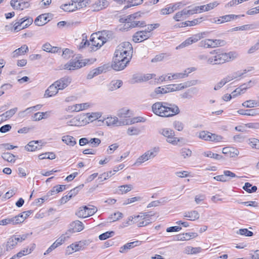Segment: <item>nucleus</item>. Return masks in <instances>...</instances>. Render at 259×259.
Wrapping results in <instances>:
<instances>
[{"mask_svg":"<svg viewBox=\"0 0 259 259\" xmlns=\"http://www.w3.org/2000/svg\"><path fill=\"white\" fill-rule=\"evenodd\" d=\"M237 234L248 237L253 235V232L249 231L247 229H240L237 232Z\"/></svg>","mask_w":259,"mask_h":259,"instance_id":"obj_56","label":"nucleus"},{"mask_svg":"<svg viewBox=\"0 0 259 259\" xmlns=\"http://www.w3.org/2000/svg\"><path fill=\"white\" fill-rule=\"evenodd\" d=\"M133 54V47L129 42H123L119 45L114 52L111 64L116 71L122 70L130 62Z\"/></svg>","mask_w":259,"mask_h":259,"instance_id":"obj_1","label":"nucleus"},{"mask_svg":"<svg viewBox=\"0 0 259 259\" xmlns=\"http://www.w3.org/2000/svg\"><path fill=\"white\" fill-rule=\"evenodd\" d=\"M165 109L166 113V117H169L179 114L180 113V110L179 107L172 103L166 102L165 105Z\"/></svg>","mask_w":259,"mask_h":259,"instance_id":"obj_10","label":"nucleus"},{"mask_svg":"<svg viewBox=\"0 0 259 259\" xmlns=\"http://www.w3.org/2000/svg\"><path fill=\"white\" fill-rule=\"evenodd\" d=\"M33 19L31 17H24L21 18L19 21L14 23L13 27L11 29L12 31L18 32L23 29L28 27L33 22Z\"/></svg>","mask_w":259,"mask_h":259,"instance_id":"obj_3","label":"nucleus"},{"mask_svg":"<svg viewBox=\"0 0 259 259\" xmlns=\"http://www.w3.org/2000/svg\"><path fill=\"white\" fill-rule=\"evenodd\" d=\"M181 155L184 158L189 157L191 156L192 152L189 149L183 148L181 150Z\"/></svg>","mask_w":259,"mask_h":259,"instance_id":"obj_59","label":"nucleus"},{"mask_svg":"<svg viewBox=\"0 0 259 259\" xmlns=\"http://www.w3.org/2000/svg\"><path fill=\"white\" fill-rule=\"evenodd\" d=\"M70 227L74 232H80L84 229L83 223L78 220L72 222L70 224Z\"/></svg>","mask_w":259,"mask_h":259,"instance_id":"obj_23","label":"nucleus"},{"mask_svg":"<svg viewBox=\"0 0 259 259\" xmlns=\"http://www.w3.org/2000/svg\"><path fill=\"white\" fill-rule=\"evenodd\" d=\"M249 144L252 148L259 149V140L255 138L250 139Z\"/></svg>","mask_w":259,"mask_h":259,"instance_id":"obj_57","label":"nucleus"},{"mask_svg":"<svg viewBox=\"0 0 259 259\" xmlns=\"http://www.w3.org/2000/svg\"><path fill=\"white\" fill-rule=\"evenodd\" d=\"M11 6L14 9L23 10L30 6V0H11Z\"/></svg>","mask_w":259,"mask_h":259,"instance_id":"obj_9","label":"nucleus"},{"mask_svg":"<svg viewBox=\"0 0 259 259\" xmlns=\"http://www.w3.org/2000/svg\"><path fill=\"white\" fill-rule=\"evenodd\" d=\"M140 132V130L137 127H130L127 130V134L130 136L138 135Z\"/></svg>","mask_w":259,"mask_h":259,"instance_id":"obj_55","label":"nucleus"},{"mask_svg":"<svg viewBox=\"0 0 259 259\" xmlns=\"http://www.w3.org/2000/svg\"><path fill=\"white\" fill-rule=\"evenodd\" d=\"M106 123L108 126L115 125V126H121L123 125L122 123L123 122L122 120H118L116 117H108L105 119Z\"/></svg>","mask_w":259,"mask_h":259,"instance_id":"obj_19","label":"nucleus"},{"mask_svg":"<svg viewBox=\"0 0 259 259\" xmlns=\"http://www.w3.org/2000/svg\"><path fill=\"white\" fill-rule=\"evenodd\" d=\"M122 84V81L121 80H112L109 85L110 91H114L119 89Z\"/></svg>","mask_w":259,"mask_h":259,"instance_id":"obj_36","label":"nucleus"},{"mask_svg":"<svg viewBox=\"0 0 259 259\" xmlns=\"http://www.w3.org/2000/svg\"><path fill=\"white\" fill-rule=\"evenodd\" d=\"M71 81V79L70 77L65 76L56 81L55 82V85H57L58 89L62 90L70 83Z\"/></svg>","mask_w":259,"mask_h":259,"instance_id":"obj_16","label":"nucleus"},{"mask_svg":"<svg viewBox=\"0 0 259 259\" xmlns=\"http://www.w3.org/2000/svg\"><path fill=\"white\" fill-rule=\"evenodd\" d=\"M237 112L240 115L247 116H254L257 114V111L254 109L246 110L239 109L237 111Z\"/></svg>","mask_w":259,"mask_h":259,"instance_id":"obj_33","label":"nucleus"},{"mask_svg":"<svg viewBox=\"0 0 259 259\" xmlns=\"http://www.w3.org/2000/svg\"><path fill=\"white\" fill-rule=\"evenodd\" d=\"M101 115L102 114L100 112L88 113L85 115V116L88 118L89 121L90 122H93V121L98 119L101 117Z\"/></svg>","mask_w":259,"mask_h":259,"instance_id":"obj_43","label":"nucleus"},{"mask_svg":"<svg viewBox=\"0 0 259 259\" xmlns=\"http://www.w3.org/2000/svg\"><path fill=\"white\" fill-rule=\"evenodd\" d=\"M222 153L227 156L234 157L239 154V151L233 147H227L223 148Z\"/></svg>","mask_w":259,"mask_h":259,"instance_id":"obj_18","label":"nucleus"},{"mask_svg":"<svg viewBox=\"0 0 259 259\" xmlns=\"http://www.w3.org/2000/svg\"><path fill=\"white\" fill-rule=\"evenodd\" d=\"M225 44V41L221 39H210L205 40L204 42V47L206 48H215L218 46H223Z\"/></svg>","mask_w":259,"mask_h":259,"instance_id":"obj_14","label":"nucleus"},{"mask_svg":"<svg viewBox=\"0 0 259 259\" xmlns=\"http://www.w3.org/2000/svg\"><path fill=\"white\" fill-rule=\"evenodd\" d=\"M151 34L149 31H140L134 34L133 40L135 42H139L149 38Z\"/></svg>","mask_w":259,"mask_h":259,"instance_id":"obj_12","label":"nucleus"},{"mask_svg":"<svg viewBox=\"0 0 259 259\" xmlns=\"http://www.w3.org/2000/svg\"><path fill=\"white\" fill-rule=\"evenodd\" d=\"M210 133L208 132V131H201L199 133V138L202 140H205V141H210Z\"/></svg>","mask_w":259,"mask_h":259,"instance_id":"obj_50","label":"nucleus"},{"mask_svg":"<svg viewBox=\"0 0 259 259\" xmlns=\"http://www.w3.org/2000/svg\"><path fill=\"white\" fill-rule=\"evenodd\" d=\"M106 41V38L98 33H93L90 37V45L93 50L96 51Z\"/></svg>","mask_w":259,"mask_h":259,"instance_id":"obj_4","label":"nucleus"},{"mask_svg":"<svg viewBox=\"0 0 259 259\" xmlns=\"http://www.w3.org/2000/svg\"><path fill=\"white\" fill-rule=\"evenodd\" d=\"M109 3L107 0H97L93 4V7L95 11H100L108 7Z\"/></svg>","mask_w":259,"mask_h":259,"instance_id":"obj_21","label":"nucleus"},{"mask_svg":"<svg viewBox=\"0 0 259 259\" xmlns=\"http://www.w3.org/2000/svg\"><path fill=\"white\" fill-rule=\"evenodd\" d=\"M61 8L65 12H70L74 11L75 9H77L78 7L77 6V5L74 6L73 4H69L62 5L61 6Z\"/></svg>","mask_w":259,"mask_h":259,"instance_id":"obj_42","label":"nucleus"},{"mask_svg":"<svg viewBox=\"0 0 259 259\" xmlns=\"http://www.w3.org/2000/svg\"><path fill=\"white\" fill-rule=\"evenodd\" d=\"M166 102H157L152 106V111L156 115L166 117V112L165 105Z\"/></svg>","mask_w":259,"mask_h":259,"instance_id":"obj_8","label":"nucleus"},{"mask_svg":"<svg viewBox=\"0 0 259 259\" xmlns=\"http://www.w3.org/2000/svg\"><path fill=\"white\" fill-rule=\"evenodd\" d=\"M62 141L69 146H74L76 144L75 139L69 135L63 136L62 137Z\"/></svg>","mask_w":259,"mask_h":259,"instance_id":"obj_31","label":"nucleus"},{"mask_svg":"<svg viewBox=\"0 0 259 259\" xmlns=\"http://www.w3.org/2000/svg\"><path fill=\"white\" fill-rule=\"evenodd\" d=\"M242 106L246 108H253L259 106V103L255 100H247L242 103Z\"/></svg>","mask_w":259,"mask_h":259,"instance_id":"obj_41","label":"nucleus"},{"mask_svg":"<svg viewBox=\"0 0 259 259\" xmlns=\"http://www.w3.org/2000/svg\"><path fill=\"white\" fill-rule=\"evenodd\" d=\"M176 10H177L176 5L169 4L166 6L165 8L161 9L160 13L162 15H168L172 13Z\"/></svg>","mask_w":259,"mask_h":259,"instance_id":"obj_26","label":"nucleus"},{"mask_svg":"<svg viewBox=\"0 0 259 259\" xmlns=\"http://www.w3.org/2000/svg\"><path fill=\"white\" fill-rule=\"evenodd\" d=\"M216 51V50H214L210 52L211 54H214V53L216 54V55L214 56V61H215V64H221L225 63L226 62L229 61L233 56V55L235 54L233 52L218 54Z\"/></svg>","mask_w":259,"mask_h":259,"instance_id":"obj_6","label":"nucleus"},{"mask_svg":"<svg viewBox=\"0 0 259 259\" xmlns=\"http://www.w3.org/2000/svg\"><path fill=\"white\" fill-rule=\"evenodd\" d=\"M122 217L123 214L121 212H115L113 214H111L110 217H109V220L110 222H115L122 218Z\"/></svg>","mask_w":259,"mask_h":259,"instance_id":"obj_52","label":"nucleus"},{"mask_svg":"<svg viewBox=\"0 0 259 259\" xmlns=\"http://www.w3.org/2000/svg\"><path fill=\"white\" fill-rule=\"evenodd\" d=\"M168 201V198L166 197H163L161 198L159 200L153 201L148 204L147 208H150L153 206H158L161 203H165Z\"/></svg>","mask_w":259,"mask_h":259,"instance_id":"obj_46","label":"nucleus"},{"mask_svg":"<svg viewBox=\"0 0 259 259\" xmlns=\"http://www.w3.org/2000/svg\"><path fill=\"white\" fill-rule=\"evenodd\" d=\"M248 71L249 70H248ZM247 72V71L246 69H245V70H244L243 72H242L241 73H236V75L235 76H234V75L233 76H228L227 77L223 78L222 80L225 83V84H226V83L228 82L229 81L233 80L234 78H236L238 76H241L243 74L246 73Z\"/></svg>","mask_w":259,"mask_h":259,"instance_id":"obj_53","label":"nucleus"},{"mask_svg":"<svg viewBox=\"0 0 259 259\" xmlns=\"http://www.w3.org/2000/svg\"><path fill=\"white\" fill-rule=\"evenodd\" d=\"M104 69V66H100L92 70L88 74L87 78L89 79L93 78L94 76H96L103 72Z\"/></svg>","mask_w":259,"mask_h":259,"instance_id":"obj_28","label":"nucleus"},{"mask_svg":"<svg viewBox=\"0 0 259 259\" xmlns=\"http://www.w3.org/2000/svg\"><path fill=\"white\" fill-rule=\"evenodd\" d=\"M139 241H136L127 243L120 248L119 252L122 253H126L128 250L139 245Z\"/></svg>","mask_w":259,"mask_h":259,"instance_id":"obj_22","label":"nucleus"},{"mask_svg":"<svg viewBox=\"0 0 259 259\" xmlns=\"http://www.w3.org/2000/svg\"><path fill=\"white\" fill-rule=\"evenodd\" d=\"M133 188L132 185H125L120 186L119 187V190L122 193H126L130 191Z\"/></svg>","mask_w":259,"mask_h":259,"instance_id":"obj_61","label":"nucleus"},{"mask_svg":"<svg viewBox=\"0 0 259 259\" xmlns=\"http://www.w3.org/2000/svg\"><path fill=\"white\" fill-rule=\"evenodd\" d=\"M243 189L248 193H251L255 192L257 190V187L255 186H252L250 183L246 182L243 187Z\"/></svg>","mask_w":259,"mask_h":259,"instance_id":"obj_44","label":"nucleus"},{"mask_svg":"<svg viewBox=\"0 0 259 259\" xmlns=\"http://www.w3.org/2000/svg\"><path fill=\"white\" fill-rule=\"evenodd\" d=\"M89 62V60H71L64 65V69L69 70H74L82 67Z\"/></svg>","mask_w":259,"mask_h":259,"instance_id":"obj_7","label":"nucleus"},{"mask_svg":"<svg viewBox=\"0 0 259 259\" xmlns=\"http://www.w3.org/2000/svg\"><path fill=\"white\" fill-rule=\"evenodd\" d=\"M201 37L202 36L200 34H197L192 36V37H189L181 44H180L178 47H177V49L178 48H183L192 44L193 43L196 42L198 40H200Z\"/></svg>","mask_w":259,"mask_h":259,"instance_id":"obj_13","label":"nucleus"},{"mask_svg":"<svg viewBox=\"0 0 259 259\" xmlns=\"http://www.w3.org/2000/svg\"><path fill=\"white\" fill-rule=\"evenodd\" d=\"M188 76V73H187V70H185L184 73H174L172 75V78L174 79H177L179 78H184Z\"/></svg>","mask_w":259,"mask_h":259,"instance_id":"obj_63","label":"nucleus"},{"mask_svg":"<svg viewBox=\"0 0 259 259\" xmlns=\"http://www.w3.org/2000/svg\"><path fill=\"white\" fill-rule=\"evenodd\" d=\"M28 51V48L26 45H23L21 48L16 49L13 53V57L14 58L24 54V53Z\"/></svg>","mask_w":259,"mask_h":259,"instance_id":"obj_35","label":"nucleus"},{"mask_svg":"<svg viewBox=\"0 0 259 259\" xmlns=\"http://www.w3.org/2000/svg\"><path fill=\"white\" fill-rule=\"evenodd\" d=\"M97 211V208L94 206H92V207L83 206L79 208L75 212V214L79 218H85L93 215Z\"/></svg>","mask_w":259,"mask_h":259,"instance_id":"obj_5","label":"nucleus"},{"mask_svg":"<svg viewBox=\"0 0 259 259\" xmlns=\"http://www.w3.org/2000/svg\"><path fill=\"white\" fill-rule=\"evenodd\" d=\"M115 233L113 231H107L105 233H102L100 235L99 238L101 240H104L107 239L111 237L114 236Z\"/></svg>","mask_w":259,"mask_h":259,"instance_id":"obj_54","label":"nucleus"},{"mask_svg":"<svg viewBox=\"0 0 259 259\" xmlns=\"http://www.w3.org/2000/svg\"><path fill=\"white\" fill-rule=\"evenodd\" d=\"M48 17L47 14L40 15L34 20V23L37 26L44 25L47 22Z\"/></svg>","mask_w":259,"mask_h":259,"instance_id":"obj_25","label":"nucleus"},{"mask_svg":"<svg viewBox=\"0 0 259 259\" xmlns=\"http://www.w3.org/2000/svg\"><path fill=\"white\" fill-rule=\"evenodd\" d=\"M66 189V185H56L54 186L51 191L48 192V194H50L51 195H54L55 193L57 194L59 192H62V191L65 190Z\"/></svg>","mask_w":259,"mask_h":259,"instance_id":"obj_39","label":"nucleus"},{"mask_svg":"<svg viewBox=\"0 0 259 259\" xmlns=\"http://www.w3.org/2000/svg\"><path fill=\"white\" fill-rule=\"evenodd\" d=\"M166 93H167L166 87H159L151 92L149 94V96L152 99H158L160 98L163 94Z\"/></svg>","mask_w":259,"mask_h":259,"instance_id":"obj_15","label":"nucleus"},{"mask_svg":"<svg viewBox=\"0 0 259 259\" xmlns=\"http://www.w3.org/2000/svg\"><path fill=\"white\" fill-rule=\"evenodd\" d=\"M203 154L205 157L212 158L217 160H220L223 158L222 155L217 153H213L211 151L204 152Z\"/></svg>","mask_w":259,"mask_h":259,"instance_id":"obj_48","label":"nucleus"},{"mask_svg":"<svg viewBox=\"0 0 259 259\" xmlns=\"http://www.w3.org/2000/svg\"><path fill=\"white\" fill-rule=\"evenodd\" d=\"M184 217L190 221H195L199 218V214L196 210L186 211L184 213Z\"/></svg>","mask_w":259,"mask_h":259,"instance_id":"obj_24","label":"nucleus"},{"mask_svg":"<svg viewBox=\"0 0 259 259\" xmlns=\"http://www.w3.org/2000/svg\"><path fill=\"white\" fill-rule=\"evenodd\" d=\"M149 212L141 213L140 215L135 216V221L138 220V222L141 220H143L152 216Z\"/></svg>","mask_w":259,"mask_h":259,"instance_id":"obj_60","label":"nucleus"},{"mask_svg":"<svg viewBox=\"0 0 259 259\" xmlns=\"http://www.w3.org/2000/svg\"><path fill=\"white\" fill-rule=\"evenodd\" d=\"M77 188H74L71 190H70L68 193L62 197L60 199V202L61 204H64L67 202L70 199H71L73 196H75L77 193V190H76Z\"/></svg>","mask_w":259,"mask_h":259,"instance_id":"obj_30","label":"nucleus"},{"mask_svg":"<svg viewBox=\"0 0 259 259\" xmlns=\"http://www.w3.org/2000/svg\"><path fill=\"white\" fill-rule=\"evenodd\" d=\"M160 134L166 137L175 136V132L173 130L169 128H163L159 131Z\"/></svg>","mask_w":259,"mask_h":259,"instance_id":"obj_49","label":"nucleus"},{"mask_svg":"<svg viewBox=\"0 0 259 259\" xmlns=\"http://www.w3.org/2000/svg\"><path fill=\"white\" fill-rule=\"evenodd\" d=\"M255 82L252 80H249L248 82L243 83L239 87L238 90L242 91V93H245L246 90L252 87L255 84Z\"/></svg>","mask_w":259,"mask_h":259,"instance_id":"obj_45","label":"nucleus"},{"mask_svg":"<svg viewBox=\"0 0 259 259\" xmlns=\"http://www.w3.org/2000/svg\"><path fill=\"white\" fill-rule=\"evenodd\" d=\"M137 117H134L133 118H126L123 119V125H131L135 123H138V120Z\"/></svg>","mask_w":259,"mask_h":259,"instance_id":"obj_62","label":"nucleus"},{"mask_svg":"<svg viewBox=\"0 0 259 259\" xmlns=\"http://www.w3.org/2000/svg\"><path fill=\"white\" fill-rule=\"evenodd\" d=\"M197 90L196 88H192L188 90L185 93L181 94V98L183 99H191L193 98V95L197 93Z\"/></svg>","mask_w":259,"mask_h":259,"instance_id":"obj_29","label":"nucleus"},{"mask_svg":"<svg viewBox=\"0 0 259 259\" xmlns=\"http://www.w3.org/2000/svg\"><path fill=\"white\" fill-rule=\"evenodd\" d=\"M202 249L200 247H193L187 246L185 248L183 252L187 254H195L201 252Z\"/></svg>","mask_w":259,"mask_h":259,"instance_id":"obj_32","label":"nucleus"},{"mask_svg":"<svg viewBox=\"0 0 259 259\" xmlns=\"http://www.w3.org/2000/svg\"><path fill=\"white\" fill-rule=\"evenodd\" d=\"M17 110L18 108L17 107L12 108L2 114L1 116H4L6 119H9L14 115Z\"/></svg>","mask_w":259,"mask_h":259,"instance_id":"obj_47","label":"nucleus"},{"mask_svg":"<svg viewBox=\"0 0 259 259\" xmlns=\"http://www.w3.org/2000/svg\"><path fill=\"white\" fill-rule=\"evenodd\" d=\"M68 239V236H65V235H62L55 241L56 245L59 246L65 242Z\"/></svg>","mask_w":259,"mask_h":259,"instance_id":"obj_64","label":"nucleus"},{"mask_svg":"<svg viewBox=\"0 0 259 259\" xmlns=\"http://www.w3.org/2000/svg\"><path fill=\"white\" fill-rule=\"evenodd\" d=\"M50 112H37L31 117L33 121H39L42 119L47 118L50 116Z\"/></svg>","mask_w":259,"mask_h":259,"instance_id":"obj_27","label":"nucleus"},{"mask_svg":"<svg viewBox=\"0 0 259 259\" xmlns=\"http://www.w3.org/2000/svg\"><path fill=\"white\" fill-rule=\"evenodd\" d=\"M146 25L145 21H140L134 20L132 24L129 25V28H134L136 27H144Z\"/></svg>","mask_w":259,"mask_h":259,"instance_id":"obj_58","label":"nucleus"},{"mask_svg":"<svg viewBox=\"0 0 259 259\" xmlns=\"http://www.w3.org/2000/svg\"><path fill=\"white\" fill-rule=\"evenodd\" d=\"M19 242L17 237L14 235L8 238L6 243V250L10 251L14 249Z\"/></svg>","mask_w":259,"mask_h":259,"instance_id":"obj_17","label":"nucleus"},{"mask_svg":"<svg viewBox=\"0 0 259 259\" xmlns=\"http://www.w3.org/2000/svg\"><path fill=\"white\" fill-rule=\"evenodd\" d=\"M159 151V148L155 147L152 149L147 151L143 155L137 158L134 163V165L139 166L142 163L148 161L149 159L154 158Z\"/></svg>","mask_w":259,"mask_h":259,"instance_id":"obj_2","label":"nucleus"},{"mask_svg":"<svg viewBox=\"0 0 259 259\" xmlns=\"http://www.w3.org/2000/svg\"><path fill=\"white\" fill-rule=\"evenodd\" d=\"M39 143V141H32L28 143V144L25 146V149L28 151H34L38 148L36 145Z\"/></svg>","mask_w":259,"mask_h":259,"instance_id":"obj_38","label":"nucleus"},{"mask_svg":"<svg viewBox=\"0 0 259 259\" xmlns=\"http://www.w3.org/2000/svg\"><path fill=\"white\" fill-rule=\"evenodd\" d=\"M2 157L6 161L9 162H15V156L9 152H4L2 155Z\"/></svg>","mask_w":259,"mask_h":259,"instance_id":"obj_40","label":"nucleus"},{"mask_svg":"<svg viewBox=\"0 0 259 259\" xmlns=\"http://www.w3.org/2000/svg\"><path fill=\"white\" fill-rule=\"evenodd\" d=\"M82 41L78 47L79 49H81L85 47L86 46H90V42L87 39V35L85 33H84L82 34Z\"/></svg>","mask_w":259,"mask_h":259,"instance_id":"obj_51","label":"nucleus"},{"mask_svg":"<svg viewBox=\"0 0 259 259\" xmlns=\"http://www.w3.org/2000/svg\"><path fill=\"white\" fill-rule=\"evenodd\" d=\"M23 219L21 215H16L12 218H7L0 221V225L6 226L9 224L13 225L19 224L23 223Z\"/></svg>","mask_w":259,"mask_h":259,"instance_id":"obj_11","label":"nucleus"},{"mask_svg":"<svg viewBox=\"0 0 259 259\" xmlns=\"http://www.w3.org/2000/svg\"><path fill=\"white\" fill-rule=\"evenodd\" d=\"M59 89H58L57 85H55V82L51 84L48 89L46 91L44 96L45 97H51L56 95Z\"/></svg>","mask_w":259,"mask_h":259,"instance_id":"obj_20","label":"nucleus"},{"mask_svg":"<svg viewBox=\"0 0 259 259\" xmlns=\"http://www.w3.org/2000/svg\"><path fill=\"white\" fill-rule=\"evenodd\" d=\"M244 15H234V14H230V15H226L223 16L221 17V18L222 19V22H227L231 21L232 20L236 19L237 18H240L241 16H244Z\"/></svg>","mask_w":259,"mask_h":259,"instance_id":"obj_37","label":"nucleus"},{"mask_svg":"<svg viewBox=\"0 0 259 259\" xmlns=\"http://www.w3.org/2000/svg\"><path fill=\"white\" fill-rule=\"evenodd\" d=\"M90 107V104L89 103H84L81 104H76L73 105L71 107V109L73 111L78 112L83 110H85L88 109Z\"/></svg>","mask_w":259,"mask_h":259,"instance_id":"obj_34","label":"nucleus"}]
</instances>
